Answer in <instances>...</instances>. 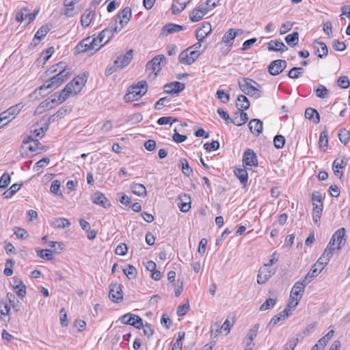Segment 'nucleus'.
Instances as JSON below:
<instances>
[{
  "label": "nucleus",
  "mask_w": 350,
  "mask_h": 350,
  "mask_svg": "<svg viewBox=\"0 0 350 350\" xmlns=\"http://www.w3.org/2000/svg\"><path fill=\"white\" fill-rule=\"evenodd\" d=\"M70 76L68 71L62 70L58 74L51 77L49 81H46L44 84L40 88L36 89L31 94H29L31 100H37L39 97H42L46 94H42L43 90L50 89L51 91L57 89L64 81H66Z\"/></svg>",
  "instance_id": "obj_1"
},
{
  "label": "nucleus",
  "mask_w": 350,
  "mask_h": 350,
  "mask_svg": "<svg viewBox=\"0 0 350 350\" xmlns=\"http://www.w3.org/2000/svg\"><path fill=\"white\" fill-rule=\"evenodd\" d=\"M84 77H77L70 81L66 87L59 93H55L52 97H57V100L61 104L64 103L71 94H77L81 92L87 79Z\"/></svg>",
  "instance_id": "obj_2"
},
{
  "label": "nucleus",
  "mask_w": 350,
  "mask_h": 350,
  "mask_svg": "<svg viewBox=\"0 0 350 350\" xmlns=\"http://www.w3.org/2000/svg\"><path fill=\"white\" fill-rule=\"evenodd\" d=\"M148 90V83L146 81H139L135 85L129 88L128 93L124 96L126 102L137 100L143 96Z\"/></svg>",
  "instance_id": "obj_3"
},
{
  "label": "nucleus",
  "mask_w": 350,
  "mask_h": 350,
  "mask_svg": "<svg viewBox=\"0 0 350 350\" xmlns=\"http://www.w3.org/2000/svg\"><path fill=\"white\" fill-rule=\"evenodd\" d=\"M238 84L241 90L250 96L258 98L262 95V92L255 86L256 85L260 87L259 84L252 79L243 78L241 81H239Z\"/></svg>",
  "instance_id": "obj_4"
},
{
  "label": "nucleus",
  "mask_w": 350,
  "mask_h": 350,
  "mask_svg": "<svg viewBox=\"0 0 350 350\" xmlns=\"http://www.w3.org/2000/svg\"><path fill=\"white\" fill-rule=\"evenodd\" d=\"M166 63V58L163 55H157L146 64V71L148 72L150 75L154 74L155 77Z\"/></svg>",
  "instance_id": "obj_5"
},
{
  "label": "nucleus",
  "mask_w": 350,
  "mask_h": 350,
  "mask_svg": "<svg viewBox=\"0 0 350 350\" xmlns=\"http://www.w3.org/2000/svg\"><path fill=\"white\" fill-rule=\"evenodd\" d=\"M23 148L29 150L31 152H40L44 150L43 146L37 139L31 136L26 137L23 141Z\"/></svg>",
  "instance_id": "obj_6"
},
{
  "label": "nucleus",
  "mask_w": 350,
  "mask_h": 350,
  "mask_svg": "<svg viewBox=\"0 0 350 350\" xmlns=\"http://www.w3.org/2000/svg\"><path fill=\"white\" fill-rule=\"evenodd\" d=\"M287 63L283 59H276L268 66V71L271 75L276 76L280 74L286 67Z\"/></svg>",
  "instance_id": "obj_7"
},
{
  "label": "nucleus",
  "mask_w": 350,
  "mask_h": 350,
  "mask_svg": "<svg viewBox=\"0 0 350 350\" xmlns=\"http://www.w3.org/2000/svg\"><path fill=\"white\" fill-rule=\"evenodd\" d=\"M345 229L344 228H341L336 230L335 233L332 235L329 244L327 245H329V247H334V245H335V243L337 242L338 247L337 248L339 250L340 249L342 245H345Z\"/></svg>",
  "instance_id": "obj_8"
},
{
  "label": "nucleus",
  "mask_w": 350,
  "mask_h": 350,
  "mask_svg": "<svg viewBox=\"0 0 350 350\" xmlns=\"http://www.w3.org/2000/svg\"><path fill=\"white\" fill-rule=\"evenodd\" d=\"M60 103L57 100V97H49L42 101L36 109V113H41L44 111H47L57 107Z\"/></svg>",
  "instance_id": "obj_9"
},
{
  "label": "nucleus",
  "mask_w": 350,
  "mask_h": 350,
  "mask_svg": "<svg viewBox=\"0 0 350 350\" xmlns=\"http://www.w3.org/2000/svg\"><path fill=\"white\" fill-rule=\"evenodd\" d=\"M131 17V9L129 7H126L118 14L117 18L116 19V24L118 23V19H119V23L120 25V27L119 28L122 29L129 23Z\"/></svg>",
  "instance_id": "obj_10"
},
{
  "label": "nucleus",
  "mask_w": 350,
  "mask_h": 350,
  "mask_svg": "<svg viewBox=\"0 0 350 350\" xmlns=\"http://www.w3.org/2000/svg\"><path fill=\"white\" fill-rule=\"evenodd\" d=\"M243 163L250 167H257L258 165L257 156L254 151L252 149L247 148L243 155Z\"/></svg>",
  "instance_id": "obj_11"
},
{
  "label": "nucleus",
  "mask_w": 350,
  "mask_h": 350,
  "mask_svg": "<svg viewBox=\"0 0 350 350\" xmlns=\"http://www.w3.org/2000/svg\"><path fill=\"white\" fill-rule=\"evenodd\" d=\"M274 273L275 271L270 269L269 267L264 265L258 270L257 282L260 284H265Z\"/></svg>",
  "instance_id": "obj_12"
},
{
  "label": "nucleus",
  "mask_w": 350,
  "mask_h": 350,
  "mask_svg": "<svg viewBox=\"0 0 350 350\" xmlns=\"http://www.w3.org/2000/svg\"><path fill=\"white\" fill-rule=\"evenodd\" d=\"M334 251L335 247H329V245H327L321 256L319 258L314 265L319 268H321V267H324L328 264L334 254Z\"/></svg>",
  "instance_id": "obj_13"
},
{
  "label": "nucleus",
  "mask_w": 350,
  "mask_h": 350,
  "mask_svg": "<svg viewBox=\"0 0 350 350\" xmlns=\"http://www.w3.org/2000/svg\"><path fill=\"white\" fill-rule=\"evenodd\" d=\"M133 57V51L130 49L126 52L125 55H119L117 59L115 60L116 66L119 69H122L125 66H128Z\"/></svg>",
  "instance_id": "obj_14"
},
{
  "label": "nucleus",
  "mask_w": 350,
  "mask_h": 350,
  "mask_svg": "<svg viewBox=\"0 0 350 350\" xmlns=\"http://www.w3.org/2000/svg\"><path fill=\"white\" fill-rule=\"evenodd\" d=\"M109 297L111 301L118 303L123 299V292L121 285L119 284H114L111 286Z\"/></svg>",
  "instance_id": "obj_15"
},
{
  "label": "nucleus",
  "mask_w": 350,
  "mask_h": 350,
  "mask_svg": "<svg viewBox=\"0 0 350 350\" xmlns=\"http://www.w3.org/2000/svg\"><path fill=\"white\" fill-rule=\"evenodd\" d=\"M121 29L117 26H115L114 27H107L103 29L98 34L99 42H102L104 40H105L104 44L101 46H103L104 44H107L111 40V38L113 36L114 32H118Z\"/></svg>",
  "instance_id": "obj_16"
},
{
  "label": "nucleus",
  "mask_w": 350,
  "mask_h": 350,
  "mask_svg": "<svg viewBox=\"0 0 350 350\" xmlns=\"http://www.w3.org/2000/svg\"><path fill=\"white\" fill-rule=\"evenodd\" d=\"M92 42H94V40H91L90 37H88L86 38L83 39L76 46L75 49V54H80L82 53H85L89 50L94 49V46H92Z\"/></svg>",
  "instance_id": "obj_17"
},
{
  "label": "nucleus",
  "mask_w": 350,
  "mask_h": 350,
  "mask_svg": "<svg viewBox=\"0 0 350 350\" xmlns=\"http://www.w3.org/2000/svg\"><path fill=\"white\" fill-rule=\"evenodd\" d=\"M185 88L183 83L179 81H174L167 83L164 85V91L167 94H178L182 92Z\"/></svg>",
  "instance_id": "obj_18"
},
{
  "label": "nucleus",
  "mask_w": 350,
  "mask_h": 350,
  "mask_svg": "<svg viewBox=\"0 0 350 350\" xmlns=\"http://www.w3.org/2000/svg\"><path fill=\"white\" fill-rule=\"evenodd\" d=\"M291 314V310L285 308L284 310L280 312L279 314L275 315L269 321V323L267 325V328L269 329L271 331L275 325L280 322V321L284 320L286 318H287Z\"/></svg>",
  "instance_id": "obj_19"
},
{
  "label": "nucleus",
  "mask_w": 350,
  "mask_h": 350,
  "mask_svg": "<svg viewBox=\"0 0 350 350\" xmlns=\"http://www.w3.org/2000/svg\"><path fill=\"white\" fill-rule=\"evenodd\" d=\"M92 201L94 203L100 205L105 208H107L111 206V204L108 199L100 191H96L94 193L92 196Z\"/></svg>",
  "instance_id": "obj_20"
},
{
  "label": "nucleus",
  "mask_w": 350,
  "mask_h": 350,
  "mask_svg": "<svg viewBox=\"0 0 350 350\" xmlns=\"http://www.w3.org/2000/svg\"><path fill=\"white\" fill-rule=\"evenodd\" d=\"M207 13V9L198 6V8L193 9L189 14L190 20L192 22L200 21L203 16Z\"/></svg>",
  "instance_id": "obj_21"
},
{
  "label": "nucleus",
  "mask_w": 350,
  "mask_h": 350,
  "mask_svg": "<svg viewBox=\"0 0 350 350\" xmlns=\"http://www.w3.org/2000/svg\"><path fill=\"white\" fill-rule=\"evenodd\" d=\"M248 126L252 134L259 135L262 132V122L259 119H252L249 122Z\"/></svg>",
  "instance_id": "obj_22"
},
{
  "label": "nucleus",
  "mask_w": 350,
  "mask_h": 350,
  "mask_svg": "<svg viewBox=\"0 0 350 350\" xmlns=\"http://www.w3.org/2000/svg\"><path fill=\"white\" fill-rule=\"evenodd\" d=\"M211 32V25L210 23H206L203 24L202 28L198 29L196 31V38L198 41H202Z\"/></svg>",
  "instance_id": "obj_23"
},
{
  "label": "nucleus",
  "mask_w": 350,
  "mask_h": 350,
  "mask_svg": "<svg viewBox=\"0 0 350 350\" xmlns=\"http://www.w3.org/2000/svg\"><path fill=\"white\" fill-rule=\"evenodd\" d=\"M323 267L319 268L317 266L314 265L309 272L306 274V275L303 279L305 284H308L314 278H316L320 272L323 270Z\"/></svg>",
  "instance_id": "obj_24"
},
{
  "label": "nucleus",
  "mask_w": 350,
  "mask_h": 350,
  "mask_svg": "<svg viewBox=\"0 0 350 350\" xmlns=\"http://www.w3.org/2000/svg\"><path fill=\"white\" fill-rule=\"evenodd\" d=\"M14 288L16 290V294L20 297H25L26 295V286L23 281L18 278H14Z\"/></svg>",
  "instance_id": "obj_25"
},
{
  "label": "nucleus",
  "mask_w": 350,
  "mask_h": 350,
  "mask_svg": "<svg viewBox=\"0 0 350 350\" xmlns=\"http://www.w3.org/2000/svg\"><path fill=\"white\" fill-rule=\"evenodd\" d=\"M50 30L51 27L48 25H43L42 27H41L35 34L34 38L33 39L32 44H33L34 46H36L38 44V42H36V40H42Z\"/></svg>",
  "instance_id": "obj_26"
},
{
  "label": "nucleus",
  "mask_w": 350,
  "mask_h": 350,
  "mask_svg": "<svg viewBox=\"0 0 350 350\" xmlns=\"http://www.w3.org/2000/svg\"><path fill=\"white\" fill-rule=\"evenodd\" d=\"M268 50L270 51L284 52L288 50V47L282 42L271 40L268 44Z\"/></svg>",
  "instance_id": "obj_27"
},
{
  "label": "nucleus",
  "mask_w": 350,
  "mask_h": 350,
  "mask_svg": "<svg viewBox=\"0 0 350 350\" xmlns=\"http://www.w3.org/2000/svg\"><path fill=\"white\" fill-rule=\"evenodd\" d=\"M179 200L180 201L178 203V207L180 211L183 213L187 212L191 208V198L189 196L185 194L184 196H180L179 197Z\"/></svg>",
  "instance_id": "obj_28"
},
{
  "label": "nucleus",
  "mask_w": 350,
  "mask_h": 350,
  "mask_svg": "<svg viewBox=\"0 0 350 350\" xmlns=\"http://www.w3.org/2000/svg\"><path fill=\"white\" fill-rule=\"evenodd\" d=\"M306 285L307 284H305V282H304L303 280L302 282H296L291 290V295L299 297V299H300L303 295V293Z\"/></svg>",
  "instance_id": "obj_29"
},
{
  "label": "nucleus",
  "mask_w": 350,
  "mask_h": 350,
  "mask_svg": "<svg viewBox=\"0 0 350 350\" xmlns=\"http://www.w3.org/2000/svg\"><path fill=\"white\" fill-rule=\"evenodd\" d=\"M236 106L239 111H243L249 109L250 103L245 95H239L237 99Z\"/></svg>",
  "instance_id": "obj_30"
},
{
  "label": "nucleus",
  "mask_w": 350,
  "mask_h": 350,
  "mask_svg": "<svg viewBox=\"0 0 350 350\" xmlns=\"http://www.w3.org/2000/svg\"><path fill=\"white\" fill-rule=\"evenodd\" d=\"M314 47L317 48L316 54L320 58H324L327 55L328 49L326 44L323 42L315 41Z\"/></svg>",
  "instance_id": "obj_31"
},
{
  "label": "nucleus",
  "mask_w": 350,
  "mask_h": 350,
  "mask_svg": "<svg viewBox=\"0 0 350 350\" xmlns=\"http://www.w3.org/2000/svg\"><path fill=\"white\" fill-rule=\"evenodd\" d=\"M188 3L189 1H185L184 0H174L171 8L172 14H176L180 13L185 8Z\"/></svg>",
  "instance_id": "obj_32"
},
{
  "label": "nucleus",
  "mask_w": 350,
  "mask_h": 350,
  "mask_svg": "<svg viewBox=\"0 0 350 350\" xmlns=\"http://www.w3.org/2000/svg\"><path fill=\"white\" fill-rule=\"evenodd\" d=\"M185 28L183 26L176 25L174 23H168L165 25L162 29L163 33H172L174 32H178L183 30Z\"/></svg>",
  "instance_id": "obj_33"
},
{
  "label": "nucleus",
  "mask_w": 350,
  "mask_h": 350,
  "mask_svg": "<svg viewBox=\"0 0 350 350\" xmlns=\"http://www.w3.org/2000/svg\"><path fill=\"white\" fill-rule=\"evenodd\" d=\"M131 189L136 196H145L146 195V189L142 184L134 183L131 185Z\"/></svg>",
  "instance_id": "obj_34"
},
{
  "label": "nucleus",
  "mask_w": 350,
  "mask_h": 350,
  "mask_svg": "<svg viewBox=\"0 0 350 350\" xmlns=\"http://www.w3.org/2000/svg\"><path fill=\"white\" fill-rule=\"evenodd\" d=\"M70 222L66 218L59 217L55 219L51 225L56 228H65L70 226Z\"/></svg>",
  "instance_id": "obj_35"
},
{
  "label": "nucleus",
  "mask_w": 350,
  "mask_h": 350,
  "mask_svg": "<svg viewBox=\"0 0 350 350\" xmlns=\"http://www.w3.org/2000/svg\"><path fill=\"white\" fill-rule=\"evenodd\" d=\"M94 13L92 11H85L81 17V24L83 27H87L92 22Z\"/></svg>",
  "instance_id": "obj_36"
},
{
  "label": "nucleus",
  "mask_w": 350,
  "mask_h": 350,
  "mask_svg": "<svg viewBox=\"0 0 350 350\" xmlns=\"http://www.w3.org/2000/svg\"><path fill=\"white\" fill-rule=\"evenodd\" d=\"M286 42L291 47L295 46L299 42V33L295 31L285 37Z\"/></svg>",
  "instance_id": "obj_37"
},
{
  "label": "nucleus",
  "mask_w": 350,
  "mask_h": 350,
  "mask_svg": "<svg viewBox=\"0 0 350 350\" xmlns=\"http://www.w3.org/2000/svg\"><path fill=\"white\" fill-rule=\"evenodd\" d=\"M236 176L239 178L241 183L245 185L248 180L247 172L245 169H237L234 170Z\"/></svg>",
  "instance_id": "obj_38"
},
{
  "label": "nucleus",
  "mask_w": 350,
  "mask_h": 350,
  "mask_svg": "<svg viewBox=\"0 0 350 350\" xmlns=\"http://www.w3.org/2000/svg\"><path fill=\"white\" fill-rule=\"evenodd\" d=\"M323 212V205L314 204L312 210V218L314 224H317Z\"/></svg>",
  "instance_id": "obj_39"
},
{
  "label": "nucleus",
  "mask_w": 350,
  "mask_h": 350,
  "mask_svg": "<svg viewBox=\"0 0 350 350\" xmlns=\"http://www.w3.org/2000/svg\"><path fill=\"white\" fill-rule=\"evenodd\" d=\"M304 72V69L302 67H293L291 68L288 73V77L291 79H298Z\"/></svg>",
  "instance_id": "obj_40"
},
{
  "label": "nucleus",
  "mask_w": 350,
  "mask_h": 350,
  "mask_svg": "<svg viewBox=\"0 0 350 350\" xmlns=\"http://www.w3.org/2000/svg\"><path fill=\"white\" fill-rule=\"evenodd\" d=\"M123 272L129 280L135 279L137 274V269L131 265H128L127 267L123 269Z\"/></svg>",
  "instance_id": "obj_41"
},
{
  "label": "nucleus",
  "mask_w": 350,
  "mask_h": 350,
  "mask_svg": "<svg viewBox=\"0 0 350 350\" xmlns=\"http://www.w3.org/2000/svg\"><path fill=\"white\" fill-rule=\"evenodd\" d=\"M236 38V34L234 33V29H229L227 32L225 33L222 38V42L227 46H231V41L233 40Z\"/></svg>",
  "instance_id": "obj_42"
},
{
  "label": "nucleus",
  "mask_w": 350,
  "mask_h": 350,
  "mask_svg": "<svg viewBox=\"0 0 350 350\" xmlns=\"http://www.w3.org/2000/svg\"><path fill=\"white\" fill-rule=\"evenodd\" d=\"M238 112L240 116V117H239L240 121H237V117H234L232 120V123L236 126H241L248 120V117H247V114L245 112H244L243 111H240Z\"/></svg>",
  "instance_id": "obj_43"
},
{
  "label": "nucleus",
  "mask_w": 350,
  "mask_h": 350,
  "mask_svg": "<svg viewBox=\"0 0 350 350\" xmlns=\"http://www.w3.org/2000/svg\"><path fill=\"white\" fill-rule=\"evenodd\" d=\"M314 92L317 97L325 98L328 96L329 91L324 85H319V87L315 90Z\"/></svg>",
  "instance_id": "obj_44"
},
{
  "label": "nucleus",
  "mask_w": 350,
  "mask_h": 350,
  "mask_svg": "<svg viewBox=\"0 0 350 350\" xmlns=\"http://www.w3.org/2000/svg\"><path fill=\"white\" fill-rule=\"evenodd\" d=\"M180 163L182 166V172L185 176H189L191 174H193V170L190 167L189 163L186 159H181L180 160Z\"/></svg>",
  "instance_id": "obj_45"
},
{
  "label": "nucleus",
  "mask_w": 350,
  "mask_h": 350,
  "mask_svg": "<svg viewBox=\"0 0 350 350\" xmlns=\"http://www.w3.org/2000/svg\"><path fill=\"white\" fill-rule=\"evenodd\" d=\"M191 50V48H188L187 49L182 51L179 55V61L180 63L191 65V60L189 56V51Z\"/></svg>",
  "instance_id": "obj_46"
},
{
  "label": "nucleus",
  "mask_w": 350,
  "mask_h": 350,
  "mask_svg": "<svg viewBox=\"0 0 350 350\" xmlns=\"http://www.w3.org/2000/svg\"><path fill=\"white\" fill-rule=\"evenodd\" d=\"M319 146L321 148L326 149L328 146V136H327V130H323L320 133L319 137Z\"/></svg>",
  "instance_id": "obj_47"
},
{
  "label": "nucleus",
  "mask_w": 350,
  "mask_h": 350,
  "mask_svg": "<svg viewBox=\"0 0 350 350\" xmlns=\"http://www.w3.org/2000/svg\"><path fill=\"white\" fill-rule=\"evenodd\" d=\"M338 138L341 143L347 144L350 140V133L345 129H341L338 133Z\"/></svg>",
  "instance_id": "obj_48"
},
{
  "label": "nucleus",
  "mask_w": 350,
  "mask_h": 350,
  "mask_svg": "<svg viewBox=\"0 0 350 350\" xmlns=\"http://www.w3.org/2000/svg\"><path fill=\"white\" fill-rule=\"evenodd\" d=\"M276 299H267L260 307V310L265 311L274 307L276 304Z\"/></svg>",
  "instance_id": "obj_49"
},
{
  "label": "nucleus",
  "mask_w": 350,
  "mask_h": 350,
  "mask_svg": "<svg viewBox=\"0 0 350 350\" xmlns=\"http://www.w3.org/2000/svg\"><path fill=\"white\" fill-rule=\"evenodd\" d=\"M285 137L282 135H277L274 137L273 144L277 149L282 148L285 144Z\"/></svg>",
  "instance_id": "obj_50"
},
{
  "label": "nucleus",
  "mask_w": 350,
  "mask_h": 350,
  "mask_svg": "<svg viewBox=\"0 0 350 350\" xmlns=\"http://www.w3.org/2000/svg\"><path fill=\"white\" fill-rule=\"evenodd\" d=\"M22 107L23 106L21 104H17L8 109V113H10L12 117L10 120L7 121L8 123L15 118V116L21 111Z\"/></svg>",
  "instance_id": "obj_51"
},
{
  "label": "nucleus",
  "mask_w": 350,
  "mask_h": 350,
  "mask_svg": "<svg viewBox=\"0 0 350 350\" xmlns=\"http://www.w3.org/2000/svg\"><path fill=\"white\" fill-rule=\"evenodd\" d=\"M36 253L39 257L43 259L46 260H51L52 259V251L51 250H37Z\"/></svg>",
  "instance_id": "obj_52"
},
{
  "label": "nucleus",
  "mask_w": 350,
  "mask_h": 350,
  "mask_svg": "<svg viewBox=\"0 0 350 350\" xmlns=\"http://www.w3.org/2000/svg\"><path fill=\"white\" fill-rule=\"evenodd\" d=\"M29 12L28 8H23L18 10L16 14V21L18 23L23 21L24 18L27 16V13Z\"/></svg>",
  "instance_id": "obj_53"
},
{
  "label": "nucleus",
  "mask_w": 350,
  "mask_h": 350,
  "mask_svg": "<svg viewBox=\"0 0 350 350\" xmlns=\"http://www.w3.org/2000/svg\"><path fill=\"white\" fill-rule=\"evenodd\" d=\"M337 85L341 88L346 89L350 85V82L347 76H341L337 80Z\"/></svg>",
  "instance_id": "obj_54"
},
{
  "label": "nucleus",
  "mask_w": 350,
  "mask_h": 350,
  "mask_svg": "<svg viewBox=\"0 0 350 350\" xmlns=\"http://www.w3.org/2000/svg\"><path fill=\"white\" fill-rule=\"evenodd\" d=\"M217 98L224 103H227L230 100V94L226 93L222 90H218L216 93Z\"/></svg>",
  "instance_id": "obj_55"
},
{
  "label": "nucleus",
  "mask_w": 350,
  "mask_h": 350,
  "mask_svg": "<svg viewBox=\"0 0 350 350\" xmlns=\"http://www.w3.org/2000/svg\"><path fill=\"white\" fill-rule=\"evenodd\" d=\"M189 310V300L187 299V303H185L183 305H180L178 307L177 311H176L177 315L178 317H183L184 315H185L187 313Z\"/></svg>",
  "instance_id": "obj_56"
},
{
  "label": "nucleus",
  "mask_w": 350,
  "mask_h": 350,
  "mask_svg": "<svg viewBox=\"0 0 350 350\" xmlns=\"http://www.w3.org/2000/svg\"><path fill=\"white\" fill-rule=\"evenodd\" d=\"M312 205L314 206V204H318V203H319V205H323V198H322V195H321V193L319 191H314L312 194Z\"/></svg>",
  "instance_id": "obj_57"
},
{
  "label": "nucleus",
  "mask_w": 350,
  "mask_h": 350,
  "mask_svg": "<svg viewBox=\"0 0 350 350\" xmlns=\"http://www.w3.org/2000/svg\"><path fill=\"white\" fill-rule=\"evenodd\" d=\"M21 185L14 184L12 185L8 191L4 192L3 195L5 198H10L15 194L21 188Z\"/></svg>",
  "instance_id": "obj_58"
},
{
  "label": "nucleus",
  "mask_w": 350,
  "mask_h": 350,
  "mask_svg": "<svg viewBox=\"0 0 350 350\" xmlns=\"http://www.w3.org/2000/svg\"><path fill=\"white\" fill-rule=\"evenodd\" d=\"M61 182L58 180H55L52 182L51 185V191L55 195H62L60 191Z\"/></svg>",
  "instance_id": "obj_59"
},
{
  "label": "nucleus",
  "mask_w": 350,
  "mask_h": 350,
  "mask_svg": "<svg viewBox=\"0 0 350 350\" xmlns=\"http://www.w3.org/2000/svg\"><path fill=\"white\" fill-rule=\"evenodd\" d=\"M334 333V330L329 331L326 335H325L318 341L321 345V347H325L326 346L329 340L333 337Z\"/></svg>",
  "instance_id": "obj_60"
},
{
  "label": "nucleus",
  "mask_w": 350,
  "mask_h": 350,
  "mask_svg": "<svg viewBox=\"0 0 350 350\" xmlns=\"http://www.w3.org/2000/svg\"><path fill=\"white\" fill-rule=\"evenodd\" d=\"M10 183V176L7 173L5 172L3 174L0 178V188L5 189L6 188Z\"/></svg>",
  "instance_id": "obj_61"
},
{
  "label": "nucleus",
  "mask_w": 350,
  "mask_h": 350,
  "mask_svg": "<svg viewBox=\"0 0 350 350\" xmlns=\"http://www.w3.org/2000/svg\"><path fill=\"white\" fill-rule=\"evenodd\" d=\"M135 319V314H131V313H127L126 314H124L120 320L121 322L124 324L126 325H132V323L133 320Z\"/></svg>",
  "instance_id": "obj_62"
},
{
  "label": "nucleus",
  "mask_w": 350,
  "mask_h": 350,
  "mask_svg": "<svg viewBox=\"0 0 350 350\" xmlns=\"http://www.w3.org/2000/svg\"><path fill=\"white\" fill-rule=\"evenodd\" d=\"M219 0H206L204 3H200V7H202L207 9V12L215 8Z\"/></svg>",
  "instance_id": "obj_63"
},
{
  "label": "nucleus",
  "mask_w": 350,
  "mask_h": 350,
  "mask_svg": "<svg viewBox=\"0 0 350 350\" xmlns=\"http://www.w3.org/2000/svg\"><path fill=\"white\" fill-rule=\"evenodd\" d=\"M204 148L207 151L217 150L219 148V143L218 141H213L211 143H206Z\"/></svg>",
  "instance_id": "obj_64"
}]
</instances>
